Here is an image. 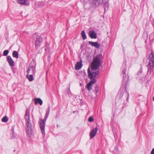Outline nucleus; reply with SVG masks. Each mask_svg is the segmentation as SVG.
<instances>
[{
    "instance_id": "obj_30",
    "label": "nucleus",
    "mask_w": 154,
    "mask_h": 154,
    "mask_svg": "<svg viewBox=\"0 0 154 154\" xmlns=\"http://www.w3.org/2000/svg\"><path fill=\"white\" fill-rule=\"evenodd\" d=\"M16 135L14 132H13L12 133V136L11 138L14 139L16 138Z\"/></svg>"
},
{
    "instance_id": "obj_25",
    "label": "nucleus",
    "mask_w": 154,
    "mask_h": 154,
    "mask_svg": "<svg viewBox=\"0 0 154 154\" xmlns=\"http://www.w3.org/2000/svg\"><path fill=\"white\" fill-rule=\"evenodd\" d=\"M32 65H31V64H29V65L27 71L28 74H29V73L30 71L31 70Z\"/></svg>"
},
{
    "instance_id": "obj_20",
    "label": "nucleus",
    "mask_w": 154,
    "mask_h": 154,
    "mask_svg": "<svg viewBox=\"0 0 154 154\" xmlns=\"http://www.w3.org/2000/svg\"><path fill=\"white\" fill-rule=\"evenodd\" d=\"M81 35L82 38L84 40L87 38V36L85 32V31L83 30L82 31Z\"/></svg>"
},
{
    "instance_id": "obj_8",
    "label": "nucleus",
    "mask_w": 154,
    "mask_h": 154,
    "mask_svg": "<svg viewBox=\"0 0 154 154\" xmlns=\"http://www.w3.org/2000/svg\"><path fill=\"white\" fill-rule=\"evenodd\" d=\"M17 2L22 5L28 6L30 4L28 0H17Z\"/></svg>"
},
{
    "instance_id": "obj_13",
    "label": "nucleus",
    "mask_w": 154,
    "mask_h": 154,
    "mask_svg": "<svg viewBox=\"0 0 154 154\" xmlns=\"http://www.w3.org/2000/svg\"><path fill=\"white\" fill-rule=\"evenodd\" d=\"M82 66V61L81 60L80 62H77L75 66V69L76 70L80 69Z\"/></svg>"
},
{
    "instance_id": "obj_9",
    "label": "nucleus",
    "mask_w": 154,
    "mask_h": 154,
    "mask_svg": "<svg viewBox=\"0 0 154 154\" xmlns=\"http://www.w3.org/2000/svg\"><path fill=\"white\" fill-rule=\"evenodd\" d=\"M89 1V3L92 8H95L96 7V4L97 2L95 1H98L99 0H88ZM102 2L100 4L103 3V0H101Z\"/></svg>"
},
{
    "instance_id": "obj_29",
    "label": "nucleus",
    "mask_w": 154,
    "mask_h": 154,
    "mask_svg": "<svg viewBox=\"0 0 154 154\" xmlns=\"http://www.w3.org/2000/svg\"><path fill=\"white\" fill-rule=\"evenodd\" d=\"M9 52V51L8 50H5L3 52V55L4 56H6L8 54Z\"/></svg>"
},
{
    "instance_id": "obj_7",
    "label": "nucleus",
    "mask_w": 154,
    "mask_h": 154,
    "mask_svg": "<svg viewBox=\"0 0 154 154\" xmlns=\"http://www.w3.org/2000/svg\"><path fill=\"white\" fill-rule=\"evenodd\" d=\"M42 39L41 35H39L38 37H36L35 44V48L37 49L38 48L40 47L41 43L42 42Z\"/></svg>"
},
{
    "instance_id": "obj_31",
    "label": "nucleus",
    "mask_w": 154,
    "mask_h": 154,
    "mask_svg": "<svg viewBox=\"0 0 154 154\" xmlns=\"http://www.w3.org/2000/svg\"><path fill=\"white\" fill-rule=\"evenodd\" d=\"M94 120L93 117L91 116L88 119V121L89 122H93Z\"/></svg>"
},
{
    "instance_id": "obj_3",
    "label": "nucleus",
    "mask_w": 154,
    "mask_h": 154,
    "mask_svg": "<svg viewBox=\"0 0 154 154\" xmlns=\"http://www.w3.org/2000/svg\"><path fill=\"white\" fill-rule=\"evenodd\" d=\"M25 118L26 119V131L27 135L30 137L32 133L33 130L32 128V125L30 119L29 112L27 110L26 111Z\"/></svg>"
},
{
    "instance_id": "obj_22",
    "label": "nucleus",
    "mask_w": 154,
    "mask_h": 154,
    "mask_svg": "<svg viewBox=\"0 0 154 154\" xmlns=\"http://www.w3.org/2000/svg\"><path fill=\"white\" fill-rule=\"evenodd\" d=\"M99 90V87L97 85H96L95 86V88L94 90V92H95L96 95L97 94Z\"/></svg>"
},
{
    "instance_id": "obj_19",
    "label": "nucleus",
    "mask_w": 154,
    "mask_h": 154,
    "mask_svg": "<svg viewBox=\"0 0 154 154\" xmlns=\"http://www.w3.org/2000/svg\"><path fill=\"white\" fill-rule=\"evenodd\" d=\"M93 85L89 82L87 85L86 88L88 91H90L92 89V86Z\"/></svg>"
},
{
    "instance_id": "obj_32",
    "label": "nucleus",
    "mask_w": 154,
    "mask_h": 154,
    "mask_svg": "<svg viewBox=\"0 0 154 154\" xmlns=\"http://www.w3.org/2000/svg\"><path fill=\"white\" fill-rule=\"evenodd\" d=\"M14 126H13L11 127V131L12 132H13L14 131Z\"/></svg>"
},
{
    "instance_id": "obj_17",
    "label": "nucleus",
    "mask_w": 154,
    "mask_h": 154,
    "mask_svg": "<svg viewBox=\"0 0 154 154\" xmlns=\"http://www.w3.org/2000/svg\"><path fill=\"white\" fill-rule=\"evenodd\" d=\"M26 76L27 78L30 82L32 81L33 80V77L32 75H29L27 74Z\"/></svg>"
},
{
    "instance_id": "obj_24",
    "label": "nucleus",
    "mask_w": 154,
    "mask_h": 154,
    "mask_svg": "<svg viewBox=\"0 0 154 154\" xmlns=\"http://www.w3.org/2000/svg\"><path fill=\"white\" fill-rule=\"evenodd\" d=\"M39 36V35H38V33L35 32V33L33 34L32 38L33 39H34L35 38H36V37H38Z\"/></svg>"
},
{
    "instance_id": "obj_33",
    "label": "nucleus",
    "mask_w": 154,
    "mask_h": 154,
    "mask_svg": "<svg viewBox=\"0 0 154 154\" xmlns=\"http://www.w3.org/2000/svg\"><path fill=\"white\" fill-rule=\"evenodd\" d=\"M151 154H154V148L152 149L151 152Z\"/></svg>"
},
{
    "instance_id": "obj_35",
    "label": "nucleus",
    "mask_w": 154,
    "mask_h": 154,
    "mask_svg": "<svg viewBox=\"0 0 154 154\" xmlns=\"http://www.w3.org/2000/svg\"><path fill=\"white\" fill-rule=\"evenodd\" d=\"M59 125H57V128H58V127H59Z\"/></svg>"
},
{
    "instance_id": "obj_6",
    "label": "nucleus",
    "mask_w": 154,
    "mask_h": 154,
    "mask_svg": "<svg viewBox=\"0 0 154 154\" xmlns=\"http://www.w3.org/2000/svg\"><path fill=\"white\" fill-rule=\"evenodd\" d=\"M48 116V115H45L44 119H40L39 122L40 128L41 130L42 133L43 134H45V122Z\"/></svg>"
},
{
    "instance_id": "obj_28",
    "label": "nucleus",
    "mask_w": 154,
    "mask_h": 154,
    "mask_svg": "<svg viewBox=\"0 0 154 154\" xmlns=\"http://www.w3.org/2000/svg\"><path fill=\"white\" fill-rule=\"evenodd\" d=\"M50 106L49 104L48 105V109L46 111V113L45 115L49 116V114L50 113Z\"/></svg>"
},
{
    "instance_id": "obj_1",
    "label": "nucleus",
    "mask_w": 154,
    "mask_h": 154,
    "mask_svg": "<svg viewBox=\"0 0 154 154\" xmlns=\"http://www.w3.org/2000/svg\"><path fill=\"white\" fill-rule=\"evenodd\" d=\"M126 67L125 66H124L123 69L122 70L123 81L122 82V86L121 87L119 91L120 94H119V96L121 98L123 96L124 92H126L127 94L126 100L128 101V100L129 94L128 92L126 91V87L127 83L128 82L129 77L126 74Z\"/></svg>"
},
{
    "instance_id": "obj_4",
    "label": "nucleus",
    "mask_w": 154,
    "mask_h": 154,
    "mask_svg": "<svg viewBox=\"0 0 154 154\" xmlns=\"http://www.w3.org/2000/svg\"><path fill=\"white\" fill-rule=\"evenodd\" d=\"M99 74V70L92 72L90 71L89 67L88 69V78L91 80L89 82L92 85L93 83H95L96 82V79L94 78L96 77Z\"/></svg>"
},
{
    "instance_id": "obj_2",
    "label": "nucleus",
    "mask_w": 154,
    "mask_h": 154,
    "mask_svg": "<svg viewBox=\"0 0 154 154\" xmlns=\"http://www.w3.org/2000/svg\"><path fill=\"white\" fill-rule=\"evenodd\" d=\"M103 57L101 54H98L94 57L91 64V70H95L98 69L100 64H102Z\"/></svg>"
},
{
    "instance_id": "obj_12",
    "label": "nucleus",
    "mask_w": 154,
    "mask_h": 154,
    "mask_svg": "<svg viewBox=\"0 0 154 154\" xmlns=\"http://www.w3.org/2000/svg\"><path fill=\"white\" fill-rule=\"evenodd\" d=\"M98 129L97 127H96L94 129L91 131L90 133V137L91 138H93L96 134Z\"/></svg>"
},
{
    "instance_id": "obj_18",
    "label": "nucleus",
    "mask_w": 154,
    "mask_h": 154,
    "mask_svg": "<svg viewBox=\"0 0 154 154\" xmlns=\"http://www.w3.org/2000/svg\"><path fill=\"white\" fill-rule=\"evenodd\" d=\"M13 56L15 58H17L18 57V53L16 51H14L12 52Z\"/></svg>"
},
{
    "instance_id": "obj_11",
    "label": "nucleus",
    "mask_w": 154,
    "mask_h": 154,
    "mask_svg": "<svg viewBox=\"0 0 154 154\" xmlns=\"http://www.w3.org/2000/svg\"><path fill=\"white\" fill-rule=\"evenodd\" d=\"M89 35L91 38L96 39L97 38V35L94 30L90 31L89 32Z\"/></svg>"
},
{
    "instance_id": "obj_16",
    "label": "nucleus",
    "mask_w": 154,
    "mask_h": 154,
    "mask_svg": "<svg viewBox=\"0 0 154 154\" xmlns=\"http://www.w3.org/2000/svg\"><path fill=\"white\" fill-rule=\"evenodd\" d=\"M44 5L45 3L43 2H38L35 4V6L39 8H42Z\"/></svg>"
},
{
    "instance_id": "obj_38",
    "label": "nucleus",
    "mask_w": 154,
    "mask_h": 154,
    "mask_svg": "<svg viewBox=\"0 0 154 154\" xmlns=\"http://www.w3.org/2000/svg\"><path fill=\"white\" fill-rule=\"evenodd\" d=\"M84 73H85V75H86V73H85V72H84Z\"/></svg>"
},
{
    "instance_id": "obj_5",
    "label": "nucleus",
    "mask_w": 154,
    "mask_h": 154,
    "mask_svg": "<svg viewBox=\"0 0 154 154\" xmlns=\"http://www.w3.org/2000/svg\"><path fill=\"white\" fill-rule=\"evenodd\" d=\"M148 59L149 60V62L147 66L148 67V72H149L150 73L153 69L154 65V54L152 51L149 56Z\"/></svg>"
},
{
    "instance_id": "obj_26",
    "label": "nucleus",
    "mask_w": 154,
    "mask_h": 154,
    "mask_svg": "<svg viewBox=\"0 0 154 154\" xmlns=\"http://www.w3.org/2000/svg\"><path fill=\"white\" fill-rule=\"evenodd\" d=\"M31 70L32 73L33 74H35L36 72L35 69V68L32 65Z\"/></svg>"
},
{
    "instance_id": "obj_36",
    "label": "nucleus",
    "mask_w": 154,
    "mask_h": 154,
    "mask_svg": "<svg viewBox=\"0 0 154 154\" xmlns=\"http://www.w3.org/2000/svg\"><path fill=\"white\" fill-rule=\"evenodd\" d=\"M153 100L154 101V97H153Z\"/></svg>"
},
{
    "instance_id": "obj_27",
    "label": "nucleus",
    "mask_w": 154,
    "mask_h": 154,
    "mask_svg": "<svg viewBox=\"0 0 154 154\" xmlns=\"http://www.w3.org/2000/svg\"><path fill=\"white\" fill-rule=\"evenodd\" d=\"M45 50L47 52L49 53L50 51V47L48 46H47L45 47Z\"/></svg>"
},
{
    "instance_id": "obj_14",
    "label": "nucleus",
    "mask_w": 154,
    "mask_h": 154,
    "mask_svg": "<svg viewBox=\"0 0 154 154\" xmlns=\"http://www.w3.org/2000/svg\"><path fill=\"white\" fill-rule=\"evenodd\" d=\"M88 43L92 46H94L97 48H98L100 47V45L97 42L89 41Z\"/></svg>"
},
{
    "instance_id": "obj_37",
    "label": "nucleus",
    "mask_w": 154,
    "mask_h": 154,
    "mask_svg": "<svg viewBox=\"0 0 154 154\" xmlns=\"http://www.w3.org/2000/svg\"><path fill=\"white\" fill-rule=\"evenodd\" d=\"M75 111H73V112L74 113H75Z\"/></svg>"
},
{
    "instance_id": "obj_10",
    "label": "nucleus",
    "mask_w": 154,
    "mask_h": 154,
    "mask_svg": "<svg viewBox=\"0 0 154 154\" xmlns=\"http://www.w3.org/2000/svg\"><path fill=\"white\" fill-rule=\"evenodd\" d=\"M7 61L10 66L12 67L14 65V62L10 56H7Z\"/></svg>"
},
{
    "instance_id": "obj_34",
    "label": "nucleus",
    "mask_w": 154,
    "mask_h": 154,
    "mask_svg": "<svg viewBox=\"0 0 154 154\" xmlns=\"http://www.w3.org/2000/svg\"><path fill=\"white\" fill-rule=\"evenodd\" d=\"M139 71L141 73L142 72V68H141L140 69V70H139Z\"/></svg>"
},
{
    "instance_id": "obj_21",
    "label": "nucleus",
    "mask_w": 154,
    "mask_h": 154,
    "mask_svg": "<svg viewBox=\"0 0 154 154\" xmlns=\"http://www.w3.org/2000/svg\"><path fill=\"white\" fill-rule=\"evenodd\" d=\"M8 118L6 116H5L2 119V121L4 122H6L8 121Z\"/></svg>"
},
{
    "instance_id": "obj_15",
    "label": "nucleus",
    "mask_w": 154,
    "mask_h": 154,
    "mask_svg": "<svg viewBox=\"0 0 154 154\" xmlns=\"http://www.w3.org/2000/svg\"><path fill=\"white\" fill-rule=\"evenodd\" d=\"M34 101L35 105L39 103L40 105H42L43 103L42 100L40 98H35L34 99Z\"/></svg>"
},
{
    "instance_id": "obj_23",
    "label": "nucleus",
    "mask_w": 154,
    "mask_h": 154,
    "mask_svg": "<svg viewBox=\"0 0 154 154\" xmlns=\"http://www.w3.org/2000/svg\"><path fill=\"white\" fill-rule=\"evenodd\" d=\"M104 11L106 10V8L107 9L108 8L109 6V3L108 2H106L104 4Z\"/></svg>"
}]
</instances>
